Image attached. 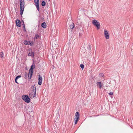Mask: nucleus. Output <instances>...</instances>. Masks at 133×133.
<instances>
[{
    "instance_id": "nucleus-6",
    "label": "nucleus",
    "mask_w": 133,
    "mask_h": 133,
    "mask_svg": "<svg viewBox=\"0 0 133 133\" xmlns=\"http://www.w3.org/2000/svg\"><path fill=\"white\" fill-rule=\"evenodd\" d=\"M34 1L35 3V5L36 7L37 10L39 12V0H34Z\"/></svg>"
},
{
    "instance_id": "nucleus-1",
    "label": "nucleus",
    "mask_w": 133,
    "mask_h": 133,
    "mask_svg": "<svg viewBox=\"0 0 133 133\" xmlns=\"http://www.w3.org/2000/svg\"><path fill=\"white\" fill-rule=\"evenodd\" d=\"M34 64V62L33 63V64L31 66L29 70V74L28 75V79L29 80L31 79L32 75L33 72V69L35 68V64Z\"/></svg>"
},
{
    "instance_id": "nucleus-14",
    "label": "nucleus",
    "mask_w": 133,
    "mask_h": 133,
    "mask_svg": "<svg viewBox=\"0 0 133 133\" xmlns=\"http://www.w3.org/2000/svg\"><path fill=\"white\" fill-rule=\"evenodd\" d=\"M31 88L32 89V91L36 92V88L35 85H32L31 87Z\"/></svg>"
},
{
    "instance_id": "nucleus-7",
    "label": "nucleus",
    "mask_w": 133,
    "mask_h": 133,
    "mask_svg": "<svg viewBox=\"0 0 133 133\" xmlns=\"http://www.w3.org/2000/svg\"><path fill=\"white\" fill-rule=\"evenodd\" d=\"M28 51L29 53L28 54V56H31L32 57H34V52L32 51V49H29Z\"/></svg>"
},
{
    "instance_id": "nucleus-3",
    "label": "nucleus",
    "mask_w": 133,
    "mask_h": 133,
    "mask_svg": "<svg viewBox=\"0 0 133 133\" xmlns=\"http://www.w3.org/2000/svg\"><path fill=\"white\" fill-rule=\"evenodd\" d=\"M92 23L96 27L97 30H98L100 29V24L97 20L95 19L93 20Z\"/></svg>"
},
{
    "instance_id": "nucleus-29",
    "label": "nucleus",
    "mask_w": 133,
    "mask_h": 133,
    "mask_svg": "<svg viewBox=\"0 0 133 133\" xmlns=\"http://www.w3.org/2000/svg\"><path fill=\"white\" fill-rule=\"evenodd\" d=\"M48 1H50V0H48Z\"/></svg>"
},
{
    "instance_id": "nucleus-16",
    "label": "nucleus",
    "mask_w": 133,
    "mask_h": 133,
    "mask_svg": "<svg viewBox=\"0 0 133 133\" xmlns=\"http://www.w3.org/2000/svg\"><path fill=\"white\" fill-rule=\"evenodd\" d=\"M46 2L45 1H43L41 3V5L42 6H44L46 5Z\"/></svg>"
},
{
    "instance_id": "nucleus-26",
    "label": "nucleus",
    "mask_w": 133,
    "mask_h": 133,
    "mask_svg": "<svg viewBox=\"0 0 133 133\" xmlns=\"http://www.w3.org/2000/svg\"><path fill=\"white\" fill-rule=\"evenodd\" d=\"M23 29L25 32L26 31V30L25 28V25H24L23 26Z\"/></svg>"
},
{
    "instance_id": "nucleus-4",
    "label": "nucleus",
    "mask_w": 133,
    "mask_h": 133,
    "mask_svg": "<svg viewBox=\"0 0 133 133\" xmlns=\"http://www.w3.org/2000/svg\"><path fill=\"white\" fill-rule=\"evenodd\" d=\"M22 99L27 103L30 102V99L29 96L27 95H23L22 97Z\"/></svg>"
},
{
    "instance_id": "nucleus-21",
    "label": "nucleus",
    "mask_w": 133,
    "mask_h": 133,
    "mask_svg": "<svg viewBox=\"0 0 133 133\" xmlns=\"http://www.w3.org/2000/svg\"><path fill=\"white\" fill-rule=\"evenodd\" d=\"M24 75H25V79H26L27 78V77H28V73L25 72V74H24Z\"/></svg>"
},
{
    "instance_id": "nucleus-12",
    "label": "nucleus",
    "mask_w": 133,
    "mask_h": 133,
    "mask_svg": "<svg viewBox=\"0 0 133 133\" xmlns=\"http://www.w3.org/2000/svg\"><path fill=\"white\" fill-rule=\"evenodd\" d=\"M96 84L97 87H99V88L101 89L102 87V85L101 83L100 82H97L96 83Z\"/></svg>"
},
{
    "instance_id": "nucleus-27",
    "label": "nucleus",
    "mask_w": 133,
    "mask_h": 133,
    "mask_svg": "<svg viewBox=\"0 0 133 133\" xmlns=\"http://www.w3.org/2000/svg\"><path fill=\"white\" fill-rule=\"evenodd\" d=\"M109 95H112L113 94V93L112 92H110L109 94Z\"/></svg>"
},
{
    "instance_id": "nucleus-28",
    "label": "nucleus",
    "mask_w": 133,
    "mask_h": 133,
    "mask_svg": "<svg viewBox=\"0 0 133 133\" xmlns=\"http://www.w3.org/2000/svg\"><path fill=\"white\" fill-rule=\"evenodd\" d=\"M23 26L24 25H25V24H24V22H23Z\"/></svg>"
},
{
    "instance_id": "nucleus-5",
    "label": "nucleus",
    "mask_w": 133,
    "mask_h": 133,
    "mask_svg": "<svg viewBox=\"0 0 133 133\" xmlns=\"http://www.w3.org/2000/svg\"><path fill=\"white\" fill-rule=\"evenodd\" d=\"M79 114L78 112L77 111L75 114V124H76L77 123L79 119Z\"/></svg>"
},
{
    "instance_id": "nucleus-18",
    "label": "nucleus",
    "mask_w": 133,
    "mask_h": 133,
    "mask_svg": "<svg viewBox=\"0 0 133 133\" xmlns=\"http://www.w3.org/2000/svg\"><path fill=\"white\" fill-rule=\"evenodd\" d=\"M87 47L88 48V50H91V45L89 43V44H88V45H87Z\"/></svg>"
},
{
    "instance_id": "nucleus-10",
    "label": "nucleus",
    "mask_w": 133,
    "mask_h": 133,
    "mask_svg": "<svg viewBox=\"0 0 133 133\" xmlns=\"http://www.w3.org/2000/svg\"><path fill=\"white\" fill-rule=\"evenodd\" d=\"M38 84L40 85L42 84V76L40 75H38Z\"/></svg>"
},
{
    "instance_id": "nucleus-9",
    "label": "nucleus",
    "mask_w": 133,
    "mask_h": 133,
    "mask_svg": "<svg viewBox=\"0 0 133 133\" xmlns=\"http://www.w3.org/2000/svg\"><path fill=\"white\" fill-rule=\"evenodd\" d=\"M36 95V92L32 91L29 94V96L31 98H33L35 97Z\"/></svg>"
},
{
    "instance_id": "nucleus-13",
    "label": "nucleus",
    "mask_w": 133,
    "mask_h": 133,
    "mask_svg": "<svg viewBox=\"0 0 133 133\" xmlns=\"http://www.w3.org/2000/svg\"><path fill=\"white\" fill-rule=\"evenodd\" d=\"M22 77V76L21 75H18L17 76H16L15 77V81L16 83L18 84V83L17 81V80L19 78H20Z\"/></svg>"
},
{
    "instance_id": "nucleus-23",
    "label": "nucleus",
    "mask_w": 133,
    "mask_h": 133,
    "mask_svg": "<svg viewBox=\"0 0 133 133\" xmlns=\"http://www.w3.org/2000/svg\"><path fill=\"white\" fill-rule=\"evenodd\" d=\"M104 76V74L102 73H100L99 74V76L101 77H103Z\"/></svg>"
},
{
    "instance_id": "nucleus-15",
    "label": "nucleus",
    "mask_w": 133,
    "mask_h": 133,
    "mask_svg": "<svg viewBox=\"0 0 133 133\" xmlns=\"http://www.w3.org/2000/svg\"><path fill=\"white\" fill-rule=\"evenodd\" d=\"M41 26L44 28H45L46 27V24L45 22H44L41 24Z\"/></svg>"
},
{
    "instance_id": "nucleus-20",
    "label": "nucleus",
    "mask_w": 133,
    "mask_h": 133,
    "mask_svg": "<svg viewBox=\"0 0 133 133\" xmlns=\"http://www.w3.org/2000/svg\"><path fill=\"white\" fill-rule=\"evenodd\" d=\"M28 42L29 41L25 40L24 42V43L25 45H28L29 44Z\"/></svg>"
},
{
    "instance_id": "nucleus-24",
    "label": "nucleus",
    "mask_w": 133,
    "mask_h": 133,
    "mask_svg": "<svg viewBox=\"0 0 133 133\" xmlns=\"http://www.w3.org/2000/svg\"><path fill=\"white\" fill-rule=\"evenodd\" d=\"M80 66L81 68L82 69H83L84 68V65H83L82 64H81Z\"/></svg>"
},
{
    "instance_id": "nucleus-19",
    "label": "nucleus",
    "mask_w": 133,
    "mask_h": 133,
    "mask_svg": "<svg viewBox=\"0 0 133 133\" xmlns=\"http://www.w3.org/2000/svg\"><path fill=\"white\" fill-rule=\"evenodd\" d=\"M28 43L29 44L28 45H30V46H32L33 45V42L32 41H29Z\"/></svg>"
},
{
    "instance_id": "nucleus-8",
    "label": "nucleus",
    "mask_w": 133,
    "mask_h": 133,
    "mask_svg": "<svg viewBox=\"0 0 133 133\" xmlns=\"http://www.w3.org/2000/svg\"><path fill=\"white\" fill-rule=\"evenodd\" d=\"M104 34L105 37L106 39H108L109 38V36L108 33V31L105 30H104Z\"/></svg>"
},
{
    "instance_id": "nucleus-11",
    "label": "nucleus",
    "mask_w": 133,
    "mask_h": 133,
    "mask_svg": "<svg viewBox=\"0 0 133 133\" xmlns=\"http://www.w3.org/2000/svg\"><path fill=\"white\" fill-rule=\"evenodd\" d=\"M16 26L18 27H21V22L19 20L16 19Z\"/></svg>"
},
{
    "instance_id": "nucleus-25",
    "label": "nucleus",
    "mask_w": 133,
    "mask_h": 133,
    "mask_svg": "<svg viewBox=\"0 0 133 133\" xmlns=\"http://www.w3.org/2000/svg\"><path fill=\"white\" fill-rule=\"evenodd\" d=\"M4 55L3 52H1L0 55V56L1 58H2L3 56Z\"/></svg>"
},
{
    "instance_id": "nucleus-22",
    "label": "nucleus",
    "mask_w": 133,
    "mask_h": 133,
    "mask_svg": "<svg viewBox=\"0 0 133 133\" xmlns=\"http://www.w3.org/2000/svg\"><path fill=\"white\" fill-rule=\"evenodd\" d=\"M39 35L38 34H36L35 35V38L36 39H37L39 38Z\"/></svg>"
},
{
    "instance_id": "nucleus-17",
    "label": "nucleus",
    "mask_w": 133,
    "mask_h": 133,
    "mask_svg": "<svg viewBox=\"0 0 133 133\" xmlns=\"http://www.w3.org/2000/svg\"><path fill=\"white\" fill-rule=\"evenodd\" d=\"M74 23H72L71 25H70V27L71 29H72L74 28Z\"/></svg>"
},
{
    "instance_id": "nucleus-2",
    "label": "nucleus",
    "mask_w": 133,
    "mask_h": 133,
    "mask_svg": "<svg viewBox=\"0 0 133 133\" xmlns=\"http://www.w3.org/2000/svg\"><path fill=\"white\" fill-rule=\"evenodd\" d=\"M24 8V0H20V15L22 16L23 15Z\"/></svg>"
}]
</instances>
